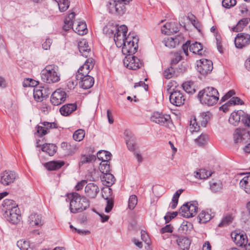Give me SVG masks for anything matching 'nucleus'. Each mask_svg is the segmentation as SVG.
I'll list each match as a JSON object with an SVG mask.
<instances>
[{
	"mask_svg": "<svg viewBox=\"0 0 250 250\" xmlns=\"http://www.w3.org/2000/svg\"><path fill=\"white\" fill-rule=\"evenodd\" d=\"M190 51L193 53L202 56L204 51L203 50V46L202 44L197 42H195L192 43L190 46Z\"/></svg>",
	"mask_w": 250,
	"mask_h": 250,
	"instance_id": "obj_34",
	"label": "nucleus"
},
{
	"mask_svg": "<svg viewBox=\"0 0 250 250\" xmlns=\"http://www.w3.org/2000/svg\"><path fill=\"white\" fill-rule=\"evenodd\" d=\"M84 135V130L80 129L74 132L73 137L75 141L80 142L83 139Z\"/></svg>",
	"mask_w": 250,
	"mask_h": 250,
	"instance_id": "obj_49",
	"label": "nucleus"
},
{
	"mask_svg": "<svg viewBox=\"0 0 250 250\" xmlns=\"http://www.w3.org/2000/svg\"><path fill=\"white\" fill-rule=\"evenodd\" d=\"M42 150L49 156H53L57 152V146L53 144H45L42 147Z\"/></svg>",
	"mask_w": 250,
	"mask_h": 250,
	"instance_id": "obj_32",
	"label": "nucleus"
},
{
	"mask_svg": "<svg viewBox=\"0 0 250 250\" xmlns=\"http://www.w3.org/2000/svg\"><path fill=\"white\" fill-rule=\"evenodd\" d=\"M126 4L116 1V14L118 15H122L125 12Z\"/></svg>",
	"mask_w": 250,
	"mask_h": 250,
	"instance_id": "obj_50",
	"label": "nucleus"
},
{
	"mask_svg": "<svg viewBox=\"0 0 250 250\" xmlns=\"http://www.w3.org/2000/svg\"><path fill=\"white\" fill-rule=\"evenodd\" d=\"M181 52H176L174 54L173 57L171 61V66L173 67L177 64L182 59Z\"/></svg>",
	"mask_w": 250,
	"mask_h": 250,
	"instance_id": "obj_57",
	"label": "nucleus"
},
{
	"mask_svg": "<svg viewBox=\"0 0 250 250\" xmlns=\"http://www.w3.org/2000/svg\"><path fill=\"white\" fill-rule=\"evenodd\" d=\"M169 100L172 104L180 106L184 104L186 98L184 94L180 91L174 90L170 93Z\"/></svg>",
	"mask_w": 250,
	"mask_h": 250,
	"instance_id": "obj_13",
	"label": "nucleus"
},
{
	"mask_svg": "<svg viewBox=\"0 0 250 250\" xmlns=\"http://www.w3.org/2000/svg\"><path fill=\"white\" fill-rule=\"evenodd\" d=\"M198 218L200 223H205L209 221L211 217L208 212L203 211L198 215Z\"/></svg>",
	"mask_w": 250,
	"mask_h": 250,
	"instance_id": "obj_47",
	"label": "nucleus"
},
{
	"mask_svg": "<svg viewBox=\"0 0 250 250\" xmlns=\"http://www.w3.org/2000/svg\"><path fill=\"white\" fill-rule=\"evenodd\" d=\"M208 140V136L206 134H201L195 139V142L200 146H203L206 144Z\"/></svg>",
	"mask_w": 250,
	"mask_h": 250,
	"instance_id": "obj_56",
	"label": "nucleus"
},
{
	"mask_svg": "<svg viewBox=\"0 0 250 250\" xmlns=\"http://www.w3.org/2000/svg\"><path fill=\"white\" fill-rule=\"evenodd\" d=\"M182 87L188 93L192 94L195 91L193 83L190 81L184 83L182 84Z\"/></svg>",
	"mask_w": 250,
	"mask_h": 250,
	"instance_id": "obj_43",
	"label": "nucleus"
},
{
	"mask_svg": "<svg viewBox=\"0 0 250 250\" xmlns=\"http://www.w3.org/2000/svg\"><path fill=\"white\" fill-rule=\"evenodd\" d=\"M250 22V18H243L238 22L236 26L232 28V31L236 32H241Z\"/></svg>",
	"mask_w": 250,
	"mask_h": 250,
	"instance_id": "obj_33",
	"label": "nucleus"
},
{
	"mask_svg": "<svg viewBox=\"0 0 250 250\" xmlns=\"http://www.w3.org/2000/svg\"><path fill=\"white\" fill-rule=\"evenodd\" d=\"M178 214V212L176 211L170 213L168 212L166 215L164 217L166 223H168L172 219L175 217Z\"/></svg>",
	"mask_w": 250,
	"mask_h": 250,
	"instance_id": "obj_63",
	"label": "nucleus"
},
{
	"mask_svg": "<svg viewBox=\"0 0 250 250\" xmlns=\"http://www.w3.org/2000/svg\"><path fill=\"white\" fill-rule=\"evenodd\" d=\"M77 107L76 104H65L60 108V111L62 115L67 116L75 111Z\"/></svg>",
	"mask_w": 250,
	"mask_h": 250,
	"instance_id": "obj_25",
	"label": "nucleus"
},
{
	"mask_svg": "<svg viewBox=\"0 0 250 250\" xmlns=\"http://www.w3.org/2000/svg\"><path fill=\"white\" fill-rule=\"evenodd\" d=\"M66 94L63 89L60 88L55 91L51 95L50 101L54 105H59L66 100Z\"/></svg>",
	"mask_w": 250,
	"mask_h": 250,
	"instance_id": "obj_12",
	"label": "nucleus"
},
{
	"mask_svg": "<svg viewBox=\"0 0 250 250\" xmlns=\"http://www.w3.org/2000/svg\"><path fill=\"white\" fill-rule=\"evenodd\" d=\"M183 189H180L178 190L174 194L173 197H172V202L170 204V207L171 208V209H174L177 207L179 196H180L181 193L183 192Z\"/></svg>",
	"mask_w": 250,
	"mask_h": 250,
	"instance_id": "obj_42",
	"label": "nucleus"
},
{
	"mask_svg": "<svg viewBox=\"0 0 250 250\" xmlns=\"http://www.w3.org/2000/svg\"><path fill=\"white\" fill-rule=\"evenodd\" d=\"M100 189L98 186L94 183H88L85 187L84 192L86 196L89 198H96Z\"/></svg>",
	"mask_w": 250,
	"mask_h": 250,
	"instance_id": "obj_18",
	"label": "nucleus"
},
{
	"mask_svg": "<svg viewBox=\"0 0 250 250\" xmlns=\"http://www.w3.org/2000/svg\"><path fill=\"white\" fill-rule=\"evenodd\" d=\"M125 140L128 149L131 151L135 150V139L133 136L128 131L125 132Z\"/></svg>",
	"mask_w": 250,
	"mask_h": 250,
	"instance_id": "obj_26",
	"label": "nucleus"
},
{
	"mask_svg": "<svg viewBox=\"0 0 250 250\" xmlns=\"http://www.w3.org/2000/svg\"><path fill=\"white\" fill-rule=\"evenodd\" d=\"M233 219V217L231 215L228 214L222 219V222L219 223L218 226L219 227L226 226L230 223Z\"/></svg>",
	"mask_w": 250,
	"mask_h": 250,
	"instance_id": "obj_53",
	"label": "nucleus"
},
{
	"mask_svg": "<svg viewBox=\"0 0 250 250\" xmlns=\"http://www.w3.org/2000/svg\"><path fill=\"white\" fill-rule=\"evenodd\" d=\"M236 48H242L250 44V35L247 33H238L234 40Z\"/></svg>",
	"mask_w": 250,
	"mask_h": 250,
	"instance_id": "obj_14",
	"label": "nucleus"
},
{
	"mask_svg": "<svg viewBox=\"0 0 250 250\" xmlns=\"http://www.w3.org/2000/svg\"><path fill=\"white\" fill-rule=\"evenodd\" d=\"M139 41V39L138 37H135L134 38V40L131 42V43L128 46H129V51L128 52V54L129 55H132L135 54L138 48V42Z\"/></svg>",
	"mask_w": 250,
	"mask_h": 250,
	"instance_id": "obj_45",
	"label": "nucleus"
},
{
	"mask_svg": "<svg viewBox=\"0 0 250 250\" xmlns=\"http://www.w3.org/2000/svg\"><path fill=\"white\" fill-rule=\"evenodd\" d=\"M212 174L210 171H208L205 169H202L199 171L194 172V176L200 179H204L210 176Z\"/></svg>",
	"mask_w": 250,
	"mask_h": 250,
	"instance_id": "obj_41",
	"label": "nucleus"
},
{
	"mask_svg": "<svg viewBox=\"0 0 250 250\" xmlns=\"http://www.w3.org/2000/svg\"><path fill=\"white\" fill-rule=\"evenodd\" d=\"M99 169L103 174L109 172L110 171L109 161L101 162L99 166Z\"/></svg>",
	"mask_w": 250,
	"mask_h": 250,
	"instance_id": "obj_51",
	"label": "nucleus"
},
{
	"mask_svg": "<svg viewBox=\"0 0 250 250\" xmlns=\"http://www.w3.org/2000/svg\"><path fill=\"white\" fill-rule=\"evenodd\" d=\"M179 31L178 24L175 22H167L161 28V32L165 35L176 33Z\"/></svg>",
	"mask_w": 250,
	"mask_h": 250,
	"instance_id": "obj_19",
	"label": "nucleus"
},
{
	"mask_svg": "<svg viewBox=\"0 0 250 250\" xmlns=\"http://www.w3.org/2000/svg\"><path fill=\"white\" fill-rule=\"evenodd\" d=\"M189 129L191 133L193 132H197L199 130L200 126L197 123L196 120L195 118L191 119Z\"/></svg>",
	"mask_w": 250,
	"mask_h": 250,
	"instance_id": "obj_52",
	"label": "nucleus"
},
{
	"mask_svg": "<svg viewBox=\"0 0 250 250\" xmlns=\"http://www.w3.org/2000/svg\"><path fill=\"white\" fill-rule=\"evenodd\" d=\"M75 13L74 12H71L65 18L64 21V24L63 26L64 30L68 31L70 29L73 28V20L75 18Z\"/></svg>",
	"mask_w": 250,
	"mask_h": 250,
	"instance_id": "obj_30",
	"label": "nucleus"
},
{
	"mask_svg": "<svg viewBox=\"0 0 250 250\" xmlns=\"http://www.w3.org/2000/svg\"><path fill=\"white\" fill-rule=\"evenodd\" d=\"M242 123L246 126L250 127V115L244 112L242 118Z\"/></svg>",
	"mask_w": 250,
	"mask_h": 250,
	"instance_id": "obj_64",
	"label": "nucleus"
},
{
	"mask_svg": "<svg viewBox=\"0 0 250 250\" xmlns=\"http://www.w3.org/2000/svg\"><path fill=\"white\" fill-rule=\"evenodd\" d=\"M197 70L203 75L210 73L213 69V63L211 61L206 59H200L197 62Z\"/></svg>",
	"mask_w": 250,
	"mask_h": 250,
	"instance_id": "obj_5",
	"label": "nucleus"
},
{
	"mask_svg": "<svg viewBox=\"0 0 250 250\" xmlns=\"http://www.w3.org/2000/svg\"><path fill=\"white\" fill-rule=\"evenodd\" d=\"M96 160L95 156L92 155H83L80 158V166L83 165L84 164L89 163Z\"/></svg>",
	"mask_w": 250,
	"mask_h": 250,
	"instance_id": "obj_44",
	"label": "nucleus"
},
{
	"mask_svg": "<svg viewBox=\"0 0 250 250\" xmlns=\"http://www.w3.org/2000/svg\"><path fill=\"white\" fill-rule=\"evenodd\" d=\"M75 13L74 12H71L65 18L64 21V24L63 26L64 30L68 31L70 29L73 28V20L75 18Z\"/></svg>",
	"mask_w": 250,
	"mask_h": 250,
	"instance_id": "obj_31",
	"label": "nucleus"
},
{
	"mask_svg": "<svg viewBox=\"0 0 250 250\" xmlns=\"http://www.w3.org/2000/svg\"><path fill=\"white\" fill-rule=\"evenodd\" d=\"M165 45L169 48H174L178 45L180 41L178 38L168 37L164 41Z\"/></svg>",
	"mask_w": 250,
	"mask_h": 250,
	"instance_id": "obj_38",
	"label": "nucleus"
},
{
	"mask_svg": "<svg viewBox=\"0 0 250 250\" xmlns=\"http://www.w3.org/2000/svg\"><path fill=\"white\" fill-rule=\"evenodd\" d=\"M37 133L38 134L39 137H42L47 134L48 131L44 128L43 125H38L37 126Z\"/></svg>",
	"mask_w": 250,
	"mask_h": 250,
	"instance_id": "obj_62",
	"label": "nucleus"
},
{
	"mask_svg": "<svg viewBox=\"0 0 250 250\" xmlns=\"http://www.w3.org/2000/svg\"><path fill=\"white\" fill-rule=\"evenodd\" d=\"M176 238V242L181 250H189L191 244L190 240L187 237L174 235Z\"/></svg>",
	"mask_w": 250,
	"mask_h": 250,
	"instance_id": "obj_21",
	"label": "nucleus"
},
{
	"mask_svg": "<svg viewBox=\"0 0 250 250\" xmlns=\"http://www.w3.org/2000/svg\"><path fill=\"white\" fill-rule=\"evenodd\" d=\"M2 210L4 212L7 210L11 211L14 208H18L16 202L13 200L6 199L3 201Z\"/></svg>",
	"mask_w": 250,
	"mask_h": 250,
	"instance_id": "obj_29",
	"label": "nucleus"
},
{
	"mask_svg": "<svg viewBox=\"0 0 250 250\" xmlns=\"http://www.w3.org/2000/svg\"><path fill=\"white\" fill-rule=\"evenodd\" d=\"M17 245L21 250H30L29 241L24 239L19 240L17 243Z\"/></svg>",
	"mask_w": 250,
	"mask_h": 250,
	"instance_id": "obj_46",
	"label": "nucleus"
},
{
	"mask_svg": "<svg viewBox=\"0 0 250 250\" xmlns=\"http://www.w3.org/2000/svg\"><path fill=\"white\" fill-rule=\"evenodd\" d=\"M49 89L44 87H36L34 88L33 96L37 102H41L50 94Z\"/></svg>",
	"mask_w": 250,
	"mask_h": 250,
	"instance_id": "obj_17",
	"label": "nucleus"
},
{
	"mask_svg": "<svg viewBox=\"0 0 250 250\" xmlns=\"http://www.w3.org/2000/svg\"><path fill=\"white\" fill-rule=\"evenodd\" d=\"M123 61L124 66L126 68L136 70L140 68L142 65V62L140 60L135 56H132V55L127 54Z\"/></svg>",
	"mask_w": 250,
	"mask_h": 250,
	"instance_id": "obj_9",
	"label": "nucleus"
},
{
	"mask_svg": "<svg viewBox=\"0 0 250 250\" xmlns=\"http://www.w3.org/2000/svg\"><path fill=\"white\" fill-rule=\"evenodd\" d=\"M3 215L6 219L13 224H18L21 219L20 210L18 208H14L11 211L7 210Z\"/></svg>",
	"mask_w": 250,
	"mask_h": 250,
	"instance_id": "obj_15",
	"label": "nucleus"
},
{
	"mask_svg": "<svg viewBox=\"0 0 250 250\" xmlns=\"http://www.w3.org/2000/svg\"><path fill=\"white\" fill-rule=\"evenodd\" d=\"M64 165L63 161H51L45 163L44 166L48 170H56L61 168Z\"/></svg>",
	"mask_w": 250,
	"mask_h": 250,
	"instance_id": "obj_28",
	"label": "nucleus"
},
{
	"mask_svg": "<svg viewBox=\"0 0 250 250\" xmlns=\"http://www.w3.org/2000/svg\"><path fill=\"white\" fill-rule=\"evenodd\" d=\"M95 64V61L92 58L86 60L85 63L78 70L76 79H82V77L88 76L90 71L92 70Z\"/></svg>",
	"mask_w": 250,
	"mask_h": 250,
	"instance_id": "obj_7",
	"label": "nucleus"
},
{
	"mask_svg": "<svg viewBox=\"0 0 250 250\" xmlns=\"http://www.w3.org/2000/svg\"><path fill=\"white\" fill-rule=\"evenodd\" d=\"M41 124L43 125L45 129L47 131L48 129L50 128H57L58 125L56 123L54 122L50 123L48 122H43L41 123Z\"/></svg>",
	"mask_w": 250,
	"mask_h": 250,
	"instance_id": "obj_60",
	"label": "nucleus"
},
{
	"mask_svg": "<svg viewBox=\"0 0 250 250\" xmlns=\"http://www.w3.org/2000/svg\"><path fill=\"white\" fill-rule=\"evenodd\" d=\"M236 4V0H223L222 1V5L226 8H230L235 5Z\"/></svg>",
	"mask_w": 250,
	"mask_h": 250,
	"instance_id": "obj_59",
	"label": "nucleus"
},
{
	"mask_svg": "<svg viewBox=\"0 0 250 250\" xmlns=\"http://www.w3.org/2000/svg\"><path fill=\"white\" fill-rule=\"evenodd\" d=\"M41 77L43 82L48 83L58 82L60 80L58 66L54 64L46 65L42 70Z\"/></svg>",
	"mask_w": 250,
	"mask_h": 250,
	"instance_id": "obj_3",
	"label": "nucleus"
},
{
	"mask_svg": "<svg viewBox=\"0 0 250 250\" xmlns=\"http://www.w3.org/2000/svg\"><path fill=\"white\" fill-rule=\"evenodd\" d=\"M127 32V28L125 25L120 26L116 30L114 34V40L115 44L118 47H121L124 44V41L125 40L126 34Z\"/></svg>",
	"mask_w": 250,
	"mask_h": 250,
	"instance_id": "obj_6",
	"label": "nucleus"
},
{
	"mask_svg": "<svg viewBox=\"0 0 250 250\" xmlns=\"http://www.w3.org/2000/svg\"><path fill=\"white\" fill-rule=\"evenodd\" d=\"M244 115V112L243 110L234 111L231 114L229 121L230 124L234 126L238 125L240 121H242V118Z\"/></svg>",
	"mask_w": 250,
	"mask_h": 250,
	"instance_id": "obj_22",
	"label": "nucleus"
},
{
	"mask_svg": "<svg viewBox=\"0 0 250 250\" xmlns=\"http://www.w3.org/2000/svg\"><path fill=\"white\" fill-rule=\"evenodd\" d=\"M78 48L81 55L83 57H87L90 52L88 42L85 40H83L78 43Z\"/></svg>",
	"mask_w": 250,
	"mask_h": 250,
	"instance_id": "obj_27",
	"label": "nucleus"
},
{
	"mask_svg": "<svg viewBox=\"0 0 250 250\" xmlns=\"http://www.w3.org/2000/svg\"><path fill=\"white\" fill-rule=\"evenodd\" d=\"M243 102L237 97H233L225 105H223L222 108L225 106L234 105L236 104H243Z\"/></svg>",
	"mask_w": 250,
	"mask_h": 250,
	"instance_id": "obj_48",
	"label": "nucleus"
},
{
	"mask_svg": "<svg viewBox=\"0 0 250 250\" xmlns=\"http://www.w3.org/2000/svg\"><path fill=\"white\" fill-rule=\"evenodd\" d=\"M231 237L234 243L238 246L246 247L248 243V238L246 234L235 230L231 232Z\"/></svg>",
	"mask_w": 250,
	"mask_h": 250,
	"instance_id": "obj_16",
	"label": "nucleus"
},
{
	"mask_svg": "<svg viewBox=\"0 0 250 250\" xmlns=\"http://www.w3.org/2000/svg\"><path fill=\"white\" fill-rule=\"evenodd\" d=\"M219 94L218 90L213 87H207L199 91L198 98L202 104L212 106L219 100Z\"/></svg>",
	"mask_w": 250,
	"mask_h": 250,
	"instance_id": "obj_1",
	"label": "nucleus"
},
{
	"mask_svg": "<svg viewBox=\"0 0 250 250\" xmlns=\"http://www.w3.org/2000/svg\"><path fill=\"white\" fill-rule=\"evenodd\" d=\"M250 138L249 132L245 130L237 128L233 133V141L235 145L245 143Z\"/></svg>",
	"mask_w": 250,
	"mask_h": 250,
	"instance_id": "obj_11",
	"label": "nucleus"
},
{
	"mask_svg": "<svg viewBox=\"0 0 250 250\" xmlns=\"http://www.w3.org/2000/svg\"><path fill=\"white\" fill-rule=\"evenodd\" d=\"M135 37H137L134 33H130L125 40L124 41V44L122 45V52L125 55H127L129 51V46H128L131 43V42L134 40Z\"/></svg>",
	"mask_w": 250,
	"mask_h": 250,
	"instance_id": "obj_24",
	"label": "nucleus"
},
{
	"mask_svg": "<svg viewBox=\"0 0 250 250\" xmlns=\"http://www.w3.org/2000/svg\"><path fill=\"white\" fill-rule=\"evenodd\" d=\"M38 84V82L33 80L31 79H26L23 81V86L24 87H34Z\"/></svg>",
	"mask_w": 250,
	"mask_h": 250,
	"instance_id": "obj_58",
	"label": "nucleus"
},
{
	"mask_svg": "<svg viewBox=\"0 0 250 250\" xmlns=\"http://www.w3.org/2000/svg\"><path fill=\"white\" fill-rule=\"evenodd\" d=\"M138 203L137 197L135 195H132L130 196L128 200V208L130 209H133L136 207Z\"/></svg>",
	"mask_w": 250,
	"mask_h": 250,
	"instance_id": "obj_54",
	"label": "nucleus"
},
{
	"mask_svg": "<svg viewBox=\"0 0 250 250\" xmlns=\"http://www.w3.org/2000/svg\"><path fill=\"white\" fill-rule=\"evenodd\" d=\"M74 31L80 35L86 34L87 32V29L85 22L83 21L77 22V26Z\"/></svg>",
	"mask_w": 250,
	"mask_h": 250,
	"instance_id": "obj_37",
	"label": "nucleus"
},
{
	"mask_svg": "<svg viewBox=\"0 0 250 250\" xmlns=\"http://www.w3.org/2000/svg\"><path fill=\"white\" fill-rule=\"evenodd\" d=\"M29 223L33 226H41L42 225V217L40 215L36 213L32 214L29 217Z\"/></svg>",
	"mask_w": 250,
	"mask_h": 250,
	"instance_id": "obj_36",
	"label": "nucleus"
},
{
	"mask_svg": "<svg viewBox=\"0 0 250 250\" xmlns=\"http://www.w3.org/2000/svg\"><path fill=\"white\" fill-rule=\"evenodd\" d=\"M240 188L246 193L250 194V172L247 174L240 181Z\"/></svg>",
	"mask_w": 250,
	"mask_h": 250,
	"instance_id": "obj_23",
	"label": "nucleus"
},
{
	"mask_svg": "<svg viewBox=\"0 0 250 250\" xmlns=\"http://www.w3.org/2000/svg\"><path fill=\"white\" fill-rule=\"evenodd\" d=\"M17 177L14 171L5 170L0 173V183L4 186H8L13 183Z\"/></svg>",
	"mask_w": 250,
	"mask_h": 250,
	"instance_id": "obj_8",
	"label": "nucleus"
},
{
	"mask_svg": "<svg viewBox=\"0 0 250 250\" xmlns=\"http://www.w3.org/2000/svg\"><path fill=\"white\" fill-rule=\"evenodd\" d=\"M152 122L162 125H168L171 122L170 115L158 112H154L150 117Z\"/></svg>",
	"mask_w": 250,
	"mask_h": 250,
	"instance_id": "obj_10",
	"label": "nucleus"
},
{
	"mask_svg": "<svg viewBox=\"0 0 250 250\" xmlns=\"http://www.w3.org/2000/svg\"><path fill=\"white\" fill-rule=\"evenodd\" d=\"M97 158L102 161V162L109 161L111 157V154L107 151L101 150L97 153Z\"/></svg>",
	"mask_w": 250,
	"mask_h": 250,
	"instance_id": "obj_39",
	"label": "nucleus"
},
{
	"mask_svg": "<svg viewBox=\"0 0 250 250\" xmlns=\"http://www.w3.org/2000/svg\"><path fill=\"white\" fill-rule=\"evenodd\" d=\"M192 225L190 223L188 222H184L180 226L179 229L182 233H188L189 231V228H191Z\"/></svg>",
	"mask_w": 250,
	"mask_h": 250,
	"instance_id": "obj_55",
	"label": "nucleus"
},
{
	"mask_svg": "<svg viewBox=\"0 0 250 250\" xmlns=\"http://www.w3.org/2000/svg\"><path fill=\"white\" fill-rule=\"evenodd\" d=\"M174 72V68L172 66L170 68L167 69L164 72V76L167 79H169L172 78L173 73Z\"/></svg>",
	"mask_w": 250,
	"mask_h": 250,
	"instance_id": "obj_61",
	"label": "nucleus"
},
{
	"mask_svg": "<svg viewBox=\"0 0 250 250\" xmlns=\"http://www.w3.org/2000/svg\"><path fill=\"white\" fill-rule=\"evenodd\" d=\"M198 204L196 201H192L184 204L179 209V213L185 217L194 216L198 211Z\"/></svg>",
	"mask_w": 250,
	"mask_h": 250,
	"instance_id": "obj_4",
	"label": "nucleus"
},
{
	"mask_svg": "<svg viewBox=\"0 0 250 250\" xmlns=\"http://www.w3.org/2000/svg\"><path fill=\"white\" fill-rule=\"evenodd\" d=\"M68 198L70 199V210L72 213L82 212L89 207V200L78 193L70 194Z\"/></svg>",
	"mask_w": 250,
	"mask_h": 250,
	"instance_id": "obj_2",
	"label": "nucleus"
},
{
	"mask_svg": "<svg viewBox=\"0 0 250 250\" xmlns=\"http://www.w3.org/2000/svg\"><path fill=\"white\" fill-rule=\"evenodd\" d=\"M76 79L80 81L79 84L80 86L84 89L91 88L94 83V78L89 75L83 76L82 79Z\"/></svg>",
	"mask_w": 250,
	"mask_h": 250,
	"instance_id": "obj_20",
	"label": "nucleus"
},
{
	"mask_svg": "<svg viewBox=\"0 0 250 250\" xmlns=\"http://www.w3.org/2000/svg\"><path fill=\"white\" fill-rule=\"evenodd\" d=\"M101 178L103 181H105L107 183V186L112 185L115 181V178L113 175L109 172L103 174L101 176Z\"/></svg>",
	"mask_w": 250,
	"mask_h": 250,
	"instance_id": "obj_40",
	"label": "nucleus"
},
{
	"mask_svg": "<svg viewBox=\"0 0 250 250\" xmlns=\"http://www.w3.org/2000/svg\"><path fill=\"white\" fill-rule=\"evenodd\" d=\"M210 189L213 192L220 191L223 188V184L220 180H212L209 182Z\"/></svg>",
	"mask_w": 250,
	"mask_h": 250,
	"instance_id": "obj_35",
	"label": "nucleus"
}]
</instances>
